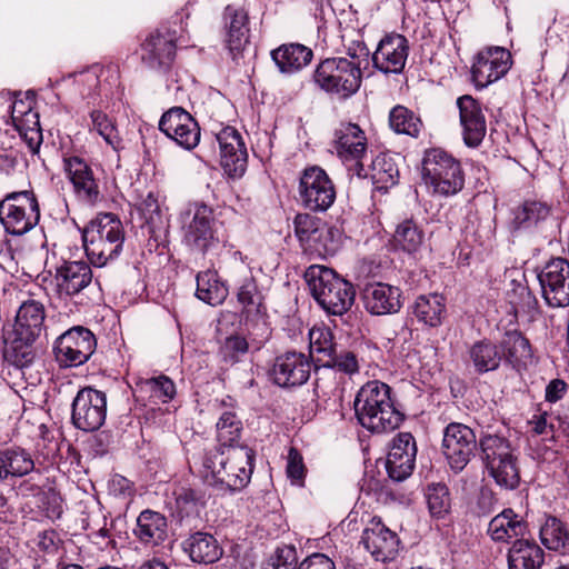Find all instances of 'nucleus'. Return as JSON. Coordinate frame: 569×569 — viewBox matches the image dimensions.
<instances>
[{
  "label": "nucleus",
  "mask_w": 569,
  "mask_h": 569,
  "mask_svg": "<svg viewBox=\"0 0 569 569\" xmlns=\"http://www.w3.org/2000/svg\"><path fill=\"white\" fill-rule=\"evenodd\" d=\"M417 447L415 438L409 432H400L392 440L386 468L389 477L395 481L408 478L415 468Z\"/></svg>",
  "instance_id": "a878e982"
},
{
  "label": "nucleus",
  "mask_w": 569,
  "mask_h": 569,
  "mask_svg": "<svg viewBox=\"0 0 569 569\" xmlns=\"http://www.w3.org/2000/svg\"><path fill=\"white\" fill-rule=\"evenodd\" d=\"M425 232L413 218H405L397 223L392 234V244L396 249L413 254L423 244Z\"/></svg>",
  "instance_id": "c9c22d12"
},
{
  "label": "nucleus",
  "mask_w": 569,
  "mask_h": 569,
  "mask_svg": "<svg viewBox=\"0 0 569 569\" xmlns=\"http://www.w3.org/2000/svg\"><path fill=\"white\" fill-rule=\"evenodd\" d=\"M97 348L94 335L77 326L63 332L54 342L53 352L60 367H79L86 363Z\"/></svg>",
  "instance_id": "9b49d317"
},
{
  "label": "nucleus",
  "mask_w": 569,
  "mask_h": 569,
  "mask_svg": "<svg viewBox=\"0 0 569 569\" xmlns=\"http://www.w3.org/2000/svg\"><path fill=\"white\" fill-rule=\"evenodd\" d=\"M264 569H299L296 547L292 545L278 547L272 562Z\"/></svg>",
  "instance_id": "052dcab7"
},
{
  "label": "nucleus",
  "mask_w": 569,
  "mask_h": 569,
  "mask_svg": "<svg viewBox=\"0 0 569 569\" xmlns=\"http://www.w3.org/2000/svg\"><path fill=\"white\" fill-rule=\"evenodd\" d=\"M316 375V390L318 392L329 397L341 395L343 392L346 383L345 376L335 371V369L326 362L317 369Z\"/></svg>",
  "instance_id": "8fccbe9b"
},
{
  "label": "nucleus",
  "mask_w": 569,
  "mask_h": 569,
  "mask_svg": "<svg viewBox=\"0 0 569 569\" xmlns=\"http://www.w3.org/2000/svg\"><path fill=\"white\" fill-rule=\"evenodd\" d=\"M249 345L244 337L232 335L227 337L220 347L219 353L227 363H236L248 352Z\"/></svg>",
  "instance_id": "4d7b16f0"
},
{
  "label": "nucleus",
  "mask_w": 569,
  "mask_h": 569,
  "mask_svg": "<svg viewBox=\"0 0 569 569\" xmlns=\"http://www.w3.org/2000/svg\"><path fill=\"white\" fill-rule=\"evenodd\" d=\"M479 448L489 475L505 489H515L520 482L518 458L500 423L480 426Z\"/></svg>",
  "instance_id": "7ed1b4c3"
},
{
  "label": "nucleus",
  "mask_w": 569,
  "mask_h": 569,
  "mask_svg": "<svg viewBox=\"0 0 569 569\" xmlns=\"http://www.w3.org/2000/svg\"><path fill=\"white\" fill-rule=\"evenodd\" d=\"M237 300L247 317L260 316L266 312L264 297L250 272H247L238 287Z\"/></svg>",
  "instance_id": "ea45409f"
},
{
  "label": "nucleus",
  "mask_w": 569,
  "mask_h": 569,
  "mask_svg": "<svg viewBox=\"0 0 569 569\" xmlns=\"http://www.w3.org/2000/svg\"><path fill=\"white\" fill-rule=\"evenodd\" d=\"M254 452L247 446L213 447L202 457L207 483L224 491H240L250 482Z\"/></svg>",
  "instance_id": "f03ea898"
},
{
  "label": "nucleus",
  "mask_w": 569,
  "mask_h": 569,
  "mask_svg": "<svg viewBox=\"0 0 569 569\" xmlns=\"http://www.w3.org/2000/svg\"><path fill=\"white\" fill-rule=\"evenodd\" d=\"M422 180L433 194L450 197L465 186L461 163L442 149L433 148L425 152Z\"/></svg>",
  "instance_id": "0eeeda50"
},
{
  "label": "nucleus",
  "mask_w": 569,
  "mask_h": 569,
  "mask_svg": "<svg viewBox=\"0 0 569 569\" xmlns=\"http://www.w3.org/2000/svg\"><path fill=\"white\" fill-rule=\"evenodd\" d=\"M541 293L548 306L558 308L569 305V261L553 258L538 273Z\"/></svg>",
  "instance_id": "dca6fc26"
},
{
  "label": "nucleus",
  "mask_w": 569,
  "mask_h": 569,
  "mask_svg": "<svg viewBox=\"0 0 569 569\" xmlns=\"http://www.w3.org/2000/svg\"><path fill=\"white\" fill-rule=\"evenodd\" d=\"M409 54L408 39L399 33L386 34L372 53L373 67L383 73H400Z\"/></svg>",
  "instance_id": "5701e85b"
},
{
  "label": "nucleus",
  "mask_w": 569,
  "mask_h": 569,
  "mask_svg": "<svg viewBox=\"0 0 569 569\" xmlns=\"http://www.w3.org/2000/svg\"><path fill=\"white\" fill-rule=\"evenodd\" d=\"M196 296L210 306H218L228 297V289L219 280L217 272L207 270L197 276Z\"/></svg>",
  "instance_id": "79ce46f5"
},
{
  "label": "nucleus",
  "mask_w": 569,
  "mask_h": 569,
  "mask_svg": "<svg viewBox=\"0 0 569 569\" xmlns=\"http://www.w3.org/2000/svg\"><path fill=\"white\" fill-rule=\"evenodd\" d=\"M126 231L113 213H100L83 229L86 254L94 267H104L117 259L123 248Z\"/></svg>",
  "instance_id": "39448f33"
},
{
  "label": "nucleus",
  "mask_w": 569,
  "mask_h": 569,
  "mask_svg": "<svg viewBox=\"0 0 569 569\" xmlns=\"http://www.w3.org/2000/svg\"><path fill=\"white\" fill-rule=\"evenodd\" d=\"M216 139L220 148L221 166L232 178L241 177L247 169L248 153L241 134L233 127H224Z\"/></svg>",
  "instance_id": "4be33fe9"
},
{
  "label": "nucleus",
  "mask_w": 569,
  "mask_h": 569,
  "mask_svg": "<svg viewBox=\"0 0 569 569\" xmlns=\"http://www.w3.org/2000/svg\"><path fill=\"white\" fill-rule=\"evenodd\" d=\"M340 239L341 234L337 228L322 223L315 234V240H311L305 250L321 258H327L338 251Z\"/></svg>",
  "instance_id": "49530a36"
},
{
  "label": "nucleus",
  "mask_w": 569,
  "mask_h": 569,
  "mask_svg": "<svg viewBox=\"0 0 569 569\" xmlns=\"http://www.w3.org/2000/svg\"><path fill=\"white\" fill-rule=\"evenodd\" d=\"M159 130L186 150H192L200 141L197 120L181 107H172L161 116Z\"/></svg>",
  "instance_id": "a211bd4d"
},
{
  "label": "nucleus",
  "mask_w": 569,
  "mask_h": 569,
  "mask_svg": "<svg viewBox=\"0 0 569 569\" xmlns=\"http://www.w3.org/2000/svg\"><path fill=\"white\" fill-rule=\"evenodd\" d=\"M134 397L144 405H159L171 401L176 396L174 382L164 375L140 379L136 383Z\"/></svg>",
  "instance_id": "2f4dec72"
},
{
  "label": "nucleus",
  "mask_w": 569,
  "mask_h": 569,
  "mask_svg": "<svg viewBox=\"0 0 569 569\" xmlns=\"http://www.w3.org/2000/svg\"><path fill=\"white\" fill-rule=\"evenodd\" d=\"M40 221V206L33 190L13 191L0 200V223L11 236H23Z\"/></svg>",
  "instance_id": "1a4fd4ad"
},
{
  "label": "nucleus",
  "mask_w": 569,
  "mask_h": 569,
  "mask_svg": "<svg viewBox=\"0 0 569 569\" xmlns=\"http://www.w3.org/2000/svg\"><path fill=\"white\" fill-rule=\"evenodd\" d=\"M528 532V523L525 519L508 508L495 516L489 525L487 533L493 541L507 542L512 538H523Z\"/></svg>",
  "instance_id": "7c9ffc66"
},
{
  "label": "nucleus",
  "mask_w": 569,
  "mask_h": 569,
  "mask_svg": "<svg viewBox=\"0 0 569 569\" xmlns=\"http://www.w3.org/2000/svg\"><path fill=\"white\" fill-rule=\"evenodd\" d=\"M551 213V207L541 200H526L515 210L513 223L517 228H530L545 221Z\"/></svg>",
  "instance_id": "a18cd8bd"
},
{
  "label": "nucleus",
  "mask_w": 569,
  "mask_h": 569,
  "mask_svg": "<svg viewBox=\"0 0 569 569\" xmlns=\"http://www.w3.org/2000/svg\"><path fill=\"white\" fill-rule=\"evenodd\" d=\"M46 316V307L40 300L28 298L21 302L12 328L2 333V355L8 363L21 369L33 363L34 342L44 330Z\"/></svg>",
  "instance_id": "f257e3e1"
},
{
  "label": "nucleus",
  "mask_w": 569,
  "mask_h": 569,
  "mask_svg": "<svg viewBox=\"0 0 569 569\" xmlns=\"http://www.w3.org/2000/svg\"><path fill=\"white\" fill-rule=\"evenodd\" d=\"M133 533L147 547L160 546L168 538L167 518L160 512L143 510L137 518Z\"/></svg>",
  "instance_id": "c756f323"
},
{
  "label": "nucleus",
  "mask_w": 569,
  "mask_h": 569,
  "mask_svg": "<svg viewBox=\"0 0 569 569\" xmlns=\"http://www.w3.org/2000/svg\"><path fill=\"white\" fill-rule=\"evenodd\" d=\"M469 355L478 372L495 370L501 361L497 346L487 341L476 342L470 348Z\"/></svg>",
  "instance_id": "de8ad7c7"
},
{
  "label": "nucleus",
  "mask_w": 569,
  "mask_h": 569,
  "mask_svg": "<svg viewBox=\"0 0 569 569\" xmlns=\"http://www.w3.org/2000/svg\"><path fill=\"white\" fill-rule=\"evenodd\" d=\"M315 83L329 94L348 99L356 94L362 83V69L353 61L327 58L313 72Z\"/></svg>",
  "instance_id": "6e6552de"
},
{
  "label": "nucleus",
  "mask_w": 569,
  "mask_h": 569,
  "mask_svg": "<svg viewBox=\"0 0 569 569\" xmlns=\"http://www.w3.org/2000/svg\"><path fill=\"white\" fill-rule=\"evenodd\" d=\"M287 476L297 485H302L306 476L303 458L298 449L291 447L288 452Z\"/></svg>",
  "instance_id": "e2e57ef3"
},
{
  "label": "nucleus",
  "mask_w": 569,
  "mask_h": 569,
  "mask_svg": "<svg viewBox=\"0 0 569 569\" xmlns=\"http://www.w3.org/2000/svg\"><path fill=\"white\" fill-rule=\"evenodd\" d=\"M511 53L503 47H487L473 58L472 80L478 88H486L502 78L511 68Z\"/></svg>",
  "instance_id": "f3484780"
},
{
  "label": "nucleus",
  "mask_w": 569,
  "mask_h": 569,
  "mask_svg": "<svg viewBox=\"0 0 569 569\" xmlns=\"http://www.w3.org/2000/svg\"><path fill=\"white\" fill-rule=\"evenodd\" d=\"M183 550L197 563L210 565L217 562L223 555L218 540L208 532L198 531L183 541Z\"/></svg>",
  "instance_id": "72a5a7b5"
},
{
  "label": "nucleus",
  "mask_w": 569,
  "mask_h": 569,
  "mask_svg": "<svg viewBox=\"0 0 569 569\" xmlns=\"http://www.w3.org/2000/svg\"><path fill=\"white\" fill-rule=\"evenodd\" d=\"M0 459L8 478L23 477L34 469L31 455L21 447L0 449Z\"/></svg>",
  "instance_id": "c03bdc74"
},
{
  "label": "nucleus",
  "mask_w": 569,
  "mask_h": 569,
  "mask_svg": "<svg viewBox=\"0 0 569 569\" xmlns=\"http://www.w3.org/2000/svg\"><path fill=\"white\" fill-rule=\"evenodd\" d=\"M90 118L92 122L91 129L101 136L114 150L120 148L121 138L113 121L100 110H93L90 113Z\"/></svg>",
  "instance_id": "5fc2aeb1"
},
{
  "label": "nucleus",
  "mask_w": 569,
  "mask_h": 569,
  "mask_svg": "<svg viewBox=\"0 0 569 569\" xmlns=\"http://www.w3.org/2000/svg\"><path fill=\"white\" fill-rule=\"evenodd\" d=\"M541 543L549 550L569 552V529L560 519L549 516L540 528Z\"/></svg>",
  "instance_id": "a19ab883"
},
{
  "label": "nucleus",
  "mask_w": 569,
  "mask_h": 569,
  "mask_svg": "<svg viewBox=\"0 0 569 569\" xmlns=\"http://www.w3.org/2000/svg\"><path fill=\"white\" fill-rule=\"evenodd\" d=\"M310 352L317 355V360L325 362L337 350L332 332L325 327H313L309 331Z\"/></svg>",
  "instance_id": "3c124183"
},
{
  "label": "nucleus",
  "mask_w": 569,
  "mask_h": 569,
  "mask_svg": "<svg viewBox=\"0 0 569 569\" xmlns=\"http://www.w3.org/2000/svg\"><path fill=\"white\" fill-rule=\"evenodd\" d=\"M320 226H322V222L309 213H298L295 217V233L303 249H306L311 240H315V234L318 232Z\"/></svg>",
  "instance_id": "6e6d98bb"
},
{
  "label": "nucleus",
  "mask_w": 569,
  "mask_h": 569,
  "mask_svg": "<svg viewBox=\"0 0 569 569\" xmlns=\"http://www.w3.org/2000/svg\"><path fill=\"white\" fill-rule=\"evenodd\" d=\"M506 360L517 370L526 368L532 359L528 339L518 331H509L501 342Z\"/></svg>",
  "instance_id": "4c0bfd02"
},
{
  "label": "nucleus",
  "mask_w": 569,
  "mask_h": 569,
  "mask_svg": "<svg viewBox=\"0 0 569 569\" xmlns=\"http://www.w3.org/2000/svg\"><path fill=\"white\" fill-rule=\"evenodd\" d=\"M311 372V360L302 352L289 351L274 359L271 377L276 385L283 388L306 383Z\"/></svg>",
  "instance_id": "412c9836"
},
{
  "label": "nucleus",
  "mask_w": 569,
  "mask_h": 569,
  "mask_svg": "<svg viewBox=\"0 0 569 569\" xmlns=\"http://www.w3.org/2000/svg\"><path fill=\"white\" fill-rule=\"evenodd\" d=\"M271 57L281 72H295L309 64L313 53L303 44L288 43L274 49Z\"/></svg>",
  "instance_id": "f704fd0d"
},
{
  "label": "nucleus",
  "mask_w": 569,
  "mask_h": 569,
  "mask_svg": "<svg viewBox=\"0 0 569 569\" xmlns=\"http://www.w3.org/2000/svg\"><path fill=\"white\" fill-rule=\"evenodd\" d=\"M301 204L313 212L327 211L336 200V188L328 173L318 166L306 168L299 179Z\"/></svg>",
  "instance_id": "9d476101"
},
{
  "label": "nucleus",
  "mask_w": 569,
  "mask_h": 569,
  "mask_svg": "<svg viewBox=\"0 0 569 569\" xmlns=\"http://www.w3.org/2000/svg\"><path fill=\"white\" fill-rule=\"evenodd\" d=\"M363 303L368 312L376 316L397 313L401 309V290L388 283L367 284Z\"/></svg>",
  "instance_id": "cd10ccee"
},
{
  "label": "nucleus",
  "mask_w": 569,
  "mask_h": 569,
  "mask_svg": "<svg viewBox=\"0 0 569 569\" xmlns=\"http://www.w3.org/2000/svg\"><path fill=\"white\" fill-rule=\"evenodd\" d=\"M361 543L375 560L386 562L397 556L400 540L380 519L372 518L362 531Z\"/></svg>",
  "instance_id": "b1692460"
},
{
  "label": "nucleus",
  "mask_w": 569,
  "mask_h": 569,
  "mask_svg": "<svg viewBox=\"0 0 569 569\" xmlns=\"http://www.w3.org/2000/svg\"><path fill=\"white\" fill-rule=\"evenodd\" d=\"M34 111L31 101L14 100L11 106V120L14 121L27 113Z\"/></svg>",
  "instance_id": "774afa93"
},
{
  "label": "nucleus",
  "mask_w": 569,
  "mask_h": 569,
  "mask_svg": "<svg viewBox=\"0 0 569 569\" xmlns=\"http://www.w3.org/2000/svg\"><path fill=\"white\" fill-rule=\"evenodd\" d=\"M107 417V396L91 387L78 391L72 402V423L82 431L99 430Z\"/></svg>",
  "instance_id": "ddd939ff"
},
{
  "label": "nucleus",
  "mask_w": 569,
  "mask_h": 569,
  "mask_svg": "<svg viewBox=\"0 0 569 569\" xmlns=\"http://www.w3.org/2000/svg\"><path fill=\"white\" fill-rule=\"evenodd\" d=\"M299 569H336L333 561L323 553H313L306 558Z\"/></svg>",
  "instance_id": "0e129e2a"
},
{
  "label": "nucleus",
  "mask_w": 569,
  "mask_h": 569,
  "mask_svg": "<svg viewBox=\"0 0 569 569\" xmlns=\"http://www.w3.org/2000/svg\"><path fill=\"white\" fill-rule=\"evenodd\" d=\"M426 498L432 517L442 518L451 508L449 489L445 483H430L427 487Z\"/></svg>",
  "instance_id": "864d4df0"
},
{
  "label": "nucleus",
  "mask_w": 569,
  "mask_h": 569,
  "mask_svg": "<svg viewBox=\"0 0 569 569\" xmlns=\"http://www.w3.org/2000/svg\"><path fill=\"white\" fill-rule=\"evenodd\" d=\"M346 57H336L337 59H343L348 62L353 61L357 66L361 67V63L367 60L369 56V49L363 42H356L347 48Z\"/></svg>",
  "instance_id": "69168bd1"
},
{
  "label": "nucleus",
  "mask_w": 569,
  "mask_h": 569,
  "mask_svg": "<svg viewBox=\"0 0 569 569\" xmlns=\"http://www.w3.org/2000/svg\"><path fill=\"white\" fill-rule=\"evenodd\" d=\"M411 309L419 322L429 327H438L446 313L445 299L436 293L422 295L416 299Z\"/></svg>",
  "instance_id": "e433bc0d"
},
{
  "label": "nucleus",
  "mask_w": 569,
  "mask_h": 569,
  "mask_svg": "<svg viewBox=\"0 0 569 569\" xmlns=\"http://www.w3.org/2000/svg\"><path fill=\"white\" fill-rule=\"evenodd\" d=\"M509 569H541L545 551L532 539H516L508 550Z\"/></svg>",
  "instance_id": "473e14b6"
},
{
  "label": "nucleus",
  "mask_w": 569,
  "mask_h": 569,
  "mask_svg": "<svg viewBox=\"0 0 569 569\" xmlns=\"http://www.w3.org/2000/svg\"><path fill=\"white\" fill-rule=\"evenodd\" d=\"M137 209L149 226L156 227L162 223L160 204L153 192L142 198L137 203Z\"/></svg>",
  "instance_id": "bf43d9fd"
},
{
  "label": "nucleus",
  "mask_w": 569,
  "mask_h": 569,
  "mask_svg": "<svg viewBox=\"0 0 569 569\" xmlns=\"http://www.w3.org/2000/svg\"><path fill=\"white\" fill-rule=\"evenodd\" d=\"M512 286V289L508 292V299L516 310L525 311L536 306V297L527 286L522 283H513Z\"/></svg>",
  "instance_id": "680f3d73"
},
{
  "label": "nucleus",
  "mask_w": 569,
  "mask_h": 569,
  "mask_svg": "<svg viewBox=\"0 0 569 569\" xmlns=\"http://www.w3.org/2000/svg\"><path fill=\"white\" fill-rule=\"evenodd\" d=\"M226 24V46L236 60L248 43V13L241 8L227 6L223 13Z\"/></svg>",
  "instance_id": "c85d7f7f"
},
{
  "label": "nucleus",
  "mask_w": 569,
  "mask_h": 569,
  "mask_svg": "<svg viewBox=\"0 0 569 569\" xmlns=\"http://www.w3.org/2000/svg\"><path fill=\"white\" fill-rule=\"evenodd\" d=\"M389 126L397 134L418 138L423 129L422 120L412 110L397 104L389 112Z\"/></svg>",
  "instance_id": "37998d69"
},
{
  "label": "nucleus",
  "mask_w": 569,
  "mask_h": 569,
  "mask_svg": "<svg viewBox=\"0 0 569 569\" xmlns=\"http://www.w3.org/2000/svg\"><path fill=\"white\" fill-rule=\"evenodd\" d=\"M242 423L232 411L223 412L217 422V447L236 446L234 442L240 438Z\"/></svg>",
  "instance_id": "603ef678"
},
{
  "label": "nucleus",
  "mask_w": 569,
  "mask_h": 569,
  "mask_svg": "<svg viewBox=\"0 0 569 569\" xmlns=\"http://www.w3.org/2000/svg\"><path fill=\"white\" fill-rule=\"evenodd\" d=\"M305 277L313 298L328 315L342 316L352 307L356 296L352 283L332 269L313 264Z\"/></svg>",
  "instance_id": "423d86ee"
},
{
  "label": "nucleus",
  "mask_w": 569,
  "mask_h": 569,
  "mask_svg": "<svg viewBox=\"0 0 569 569\" xmlns=\"http://www.w3.org/2000/svg\"><path fill=\"white\" fill-rule=\"evenodd\" d=\"M183 241L193 251L207 253L219 246L213 211L204 203H197L191 219L183 224Z\"/></svg>",
  "instance_id": "4468645a"
},
{
  "label": "nucleus",
  "mask_w": 569,
  "mask_h": 569,
  "mask_svg": "<svg viewBox=\"0 0 569 569\" xmlns=\"http://www.w3.org/2000/svg\"><path fill=\"white\" fill-rule=\"evenodd\" d=\"M568 391V385L562 379H553L546 387V401L557 402L561 400Z\"/></svg>",
  "instance_id": "338daca9"
},
{
  "label": "nucleus",
  "mask_w": 569,
  "mask_h": 569,
  "mask_svg": "<svg viewBox=\"0 0 569 569\" xmlns=\"http://www.w3.org/2000/svg\"><path fill=\"white\" fill-rule=\"evenodd\" d=\"M12 123L16 130L19 132L20 137L27 143L29 150L32 153L38 152L42 142V133L38 112H29L24 117L12 121Z\"/></svg>",
  "instance_id": "09e8293b"
},
{
  "label": "nucleus",
  "mask_w": 569,
  "mask_h": 569,
  "mask_svg": "<svg viewBox=\"0 0 569 569\" xmlns=\"http://www.w3.org/2000/svg\"><path fill=\"white\" fill-rule=\"evenodd\" d=\"M391 389L378 380L368 381L357 392L353 409L358 422L373 433L393 431L403 420L391 399Z\"/></svg>",
  "instance_id": "20e7f679"
},
{
  "label": "nucleus",
  "mask_w": 569,
  "mask_h": 569,
  "mask_svg": "<svg viewBox=\"0 0 569 569\" xmlns=\"http://www.w3.org/2000/svg\"><path fill=\"white\" fill-rule=\"evenodd\" d=\"M477 447L475 431L459 422L449 423L443 431L442 450L448 463L456 473L469 463Z\"/></svg>",
  "instance_id": "2eb2a0df"
},
{
  "label": "nucleus",
  "mask_w": 569,
  "mask_h": 569,
  "mask_svg": "<svg viewBox=\"0 0 569 569\" xmlns=\"http://www.w3.org/2000/svg\"><path fill=\"white\" fill-rule=\"evenodd\" d=\"M459 120L462 128V139L469 148H477L487 133V121L478 100L469 94L457 99Z\"/></svg>",
  "instance_id": "393cba45"
},
{
  "label": "nucleus",
  "mask_w": 569,
  "mask_h": 569,
  "mask_svg": "<svg viewBox=\"0 0 569 569\" xmlns=\"http://www.w3.org/2000/svg\"><path fill=\"white\" fill-rule=\"evenodd\" d=\"M372 184L379 191H387L397 184L399 169L392 156L388 153L378 154L370 164L369 173Z\"/></svg>",
  "instance_id": "58836bf2"
},
{
  "label": "nucleus",
  "mask_w": 569,
  "mask_h": 569,
  "mask_svg": "<svg viewBox=\"0 0 569 569\" xmlns=\"http://www.w3.org/2000/svg\"><path fill=\"white\" fill-rule=\"evenodd\" d=\"M176 34L170 30H156L140 46L141 61L150 69L167 71L176 57Z\"/></svg>",
  "instance_id": "aec40b11"
},
{
  "label": "nucleus",
  "mask_w": 569,
  "mask_h": 569,
  "mask_svg": "<svg viewBox=\"0 0 569 569\" xmlns=\"http://www.w3.org/2000/svg\"><path fill=\"white\" fill-rule=\"evenodd\" d=\"M327 365L332 367L335 371H338L342 376L351 377L359 372V362L357 356L351 351H342L337 353V350L331 357L325 360Z\"/></svg>",
  "instance_id": "13d9d810"
},
{
  "label": "nucleus",
  "mask_w": 569,
  "mask_h": 569,
  "mask_svg": "<svg viewBox=\"0 0 569 569\" xmlns=\"http://www.w3.org/2000/svg\"><path fill=\"white\" fill-rule=\"evenodd\" d=\"M92 280V271L83 261H66L56 269L54 281L60 297H71L84 288Z\"/></svg>",
  "instance_id": "bb28decb"
},
{
  "label": "nucleus",
  "mask_w": 569,
  "mask_h": 569,
  "mask_svg": "<svg viewBox=\"0 0 569 569\" xmlns=\"http://www.w3.org/2000/svg\"><path fill=\"white\" fill-rule=\"evenodd\" d=\"M333 148L352 174L359 178L368 176L362 162L367 154V137L358 124L341 123L335 131Z\"/></svg>",
  "instance_id": "f8f14e48"
},
{
  "label": "nucleus",
  "mask_w": 569,
  "mask_h": 569,
  "mask_svg": "<svg viewBox=\"0 0 569 569\" xmlns=\"http://www.w3.org/2000/svg\"><path fill=\"white\" fill-rule=\"evenodd\" d=\"M63 171L81 202L94 206L101 200L99 183L89 163L78 156L63 157Z\"/></svg>",
  "instance_id": "6ab92c4d"
}]
</instances>
